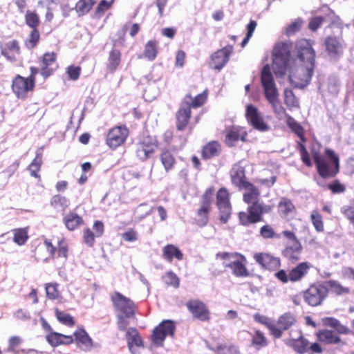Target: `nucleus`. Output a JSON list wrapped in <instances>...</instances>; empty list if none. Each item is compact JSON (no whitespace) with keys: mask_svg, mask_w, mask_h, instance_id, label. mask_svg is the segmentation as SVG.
<instances>
[{"mask_svg":"<svg viewBox=\"0 0 354 354\" xmlns=\"http://www.w3.org/2000/svg\"><path fill=\"white\" fill-rule=\"evenodd\" d=\"M191 115V106L189 102H183L176 113V128L183 131L189 122Z\"/></svg>","mask_w":354,"mask_h":354,"instance_id":"aec40b11","label":"nucleus"},{"mask_svg":"<svg viewBox=\"0 0 354 354\" xmlns=\"http://www.w3.org/2000/svg\"><path fill=\"white\" fill-rule=\"evenodd\" d=\"M41 165L42 154L40 153H37L36 154L35 158L32 160V161L28 166V169L30 171V175L32 177L40 179V175L39 174V171L41 169Z\"/></svg>","mask_w":354,"mask_h":354,"instance_id":"79ce46f5","label":"nucleus"},{"mask_svg":"<svg viewBox=\"0 0 354 354\" xmlns=\"http://www.w3.org/2000/svg\"><path fill=\"white\" fill-rule=\"evenodd\" d=\"M46 339L53 347H57L61 345H70L74 342V338L72 335H66L55 331L46 334Z\"/></svg>","mask_w":354,"mask_h":354,"instance_id":"412c9836","label":"nucleus"},{"mask_svg":"<svg viewBox=\"0 0 354 354\" xmlns=\"http://www.w3.org/2000/svg\"><path fill=\"white\" fill-rule=\"evenodd\" d=\"M63 222L68 230H74L82 224L83 220L76 213L69 212L64 216Z\"/></svg>","mask_w":354,"mask_h":354,"instance_id":"72a5a7b5","label":"nucleus"},{"mask_svg":"<svg viewBox=\"0 0 354 354\" xmlns=\"http://www.w3.org/2000/svg\"><path fill=\"white\" fill-rule=\"evenodd\" d=\"M158 53L157 42L155 40L149 41L145 46L143 57L149 61L156 59Z\"/></svg>","mask_w":354,"mask_h":354,"instance_id":"a19ab883","label":"nucleus"},{"mask_svg":"<svg viewBox=\"0 0 354 354\" xmlns=\"http://www.w3.org/2000/svg\"><path fill=\"white\" fill-rule=\"evenodd\" d=\"M129 133L126 127H118L113 128L106 137V144L109 147L115 149L125 141Z\"/></svg>","mask_w":354,"mask_h":354,"instance_id":"2eb2a0df","label":"nucleus"},{"mask_svg":"<svg viewBox=\"0 0 354 354\" xmlns=\"http://www.w3.org/2000/svg\"><path fill=\"white\" fill-rule=\"evenodd\" d=\"M233 46H227L221 50H217L212 55L211 67L220 71L228 62L230 55L232 53Z\"/></svg>","mask_w":354,"mask_h":354,"instance_id":"dca6fc26","label":"nucleus"},{"mask_svg":"<svg viewBox=\"0 0 354 354\" xmlns=\"http://www.w3.org/2000/svg\"><path fill=\"white\" fill-rule=\"evenodd\" d=\"M157 146L151 138H145L136 147V155L139 159L144 161L149 158L155 151Z\"/></svg>","mask_w":354,"mask_h":354,"instance_id":"a211bd4d","label":"nucleus"},{"mask_svg":"<svg viewBox=\"0 0 354 354\" xmlns=\"http://www.w3.org/2000/svg\"><path fill=\"white\" fill-rule=\"evenodd\" d=\"M245 117L249 124L257 131L266 132L270 129V126L265 122L258 109L252 104L247 106Z\"/></svg>","mask_w":354,"mask_h":354,"instance_id":"9b49d317","label":"nucleus"},{"mask_svg":"<svg viewBox=\"0 0 354 354\" xmlns=\"http://www.w3.org/2000/svg\"><path fill=\"white\" fill-rule=\"evenodd\" d=\"M40 39V34L38 29H32L24 44L27 48L32 49L35 48Z\"/></svg>","mask_w":354,"mask_h":354,"instance_id":"de8ad7c7","label":"nucleus"},{"mask_svg":"<svg viewBox=\"0 0 354 354\" xmlns=\"http://www.w3.org/2000/svg\"><path fill=\"white\" fill-rule=\"evenodd\" d=\"M151 210L152 207H147L146 203H142L138 206L136 209V214H138V219L142 220L150 214Z\"/></svg>","mask_w":354,"mask_h":354,"instance_id":"13d9d810","label":"nucleus"},{"mask_svg":"<svg viewBox=\"0 0 354 354\" xmlns=\"http://www.w3.org/2000/svg\"><path fill=\"white\" fill-rule=\"evenodd\" d=\"M72 335L74 338V342L79 346L81 345H86L88 342V335L86 331L82 328H78Z\"/></svg>","mask_w":354,"mask_h":354,"instance_id":"09e8293b","label":"nucleus"},{"mask_svg":"<svg viewBox=\"0 0 354 354\" xmlns=\"http://www.w3.org/2000/svg\"><path fill=\"white\" fill-rule=\"evenodd\" d=\"M254 259L262 268L273 270L280 266V260L279 258L273 257L267 253H255Z\"/></svg>","mask_w":354,"mask_h":354,"instance_id":"f3484780","label":"nucleus"},{"mask_svg":"<svg viewBox=\"0 0 354 354\" xmlns=\"http://www.w3.org/2000/svg\"><path fill=\"white\" fill-rule=\"evenodd\" d=\"M254 319L265 325L270 331V333L275 337L279 338L281 337V330L278 328L277 324H275L270 319L265 315L257 313L254 315Z\"/></svg>","mask_w":354,"mask_h":354,"instance_id":"a878e982","label":"nucleus"},{"mask_svg":"<svg viewBox=\"0 0 354 354\" xmlns=\"http://www.w3.org/2000/svg\"><path fill=\"white\" fill-rule=\"evenodd\" d=\"M247 132L241 127H233L225 136V143L228 147H233L239 140L245 141Z\"/></svg>","mask_w":354,"mask_h":354,"instance_id":"5701e85b","label":"nucleus"},{"mask_svg":"<svg viewBox=\"0 0 354 354\" xmlns=\"http://www.w3.org/2000/svg\"><path fill=\"white\" fill-rule=\"evenodd\" d=\"M326 11L325 12V17L324 21H327L331 24H338L340 21L339 16L336 15L333 10L328 7H325Z\"/></svg>","mask_w":354,"mask_h":354,"instance_id":"680f3d73","label":"nucleus"},{"mask_svg":"<svg viewBox=\"0 0 354 354\" xmlns=\"http://www.w3.org/2000/svg\"><path fill=\"white\" fill-rule=\"evenodd\" d=\"M289 344L293 349L299 354L304 353L308 348V341L300 335L297 339H292L289 341Z\"/></svg>","mask_w":354,"mask_h":354,"instance_id":"ea45409f","label":"nucleus"},{"mask_svg":"<svg viewBox=\"0 0 354 354\" xmlns=\"http://www.w3.org/2000/svg\"><path fill=\"white\" fill-rule=\"evenodd\" d=\"M240 189H245V192L243 194V201L248 204H252L254 202H258V198L260 192L257 187L252 184L248 183Z\"/></svg>","mask_w":354,"mask_h":354,"instance_id":"7c9ffc66","label":"nucleus"},{"mask_svg":"<svg viewBox=\"0 0 354 354\" xmlns=\"http://www.w3.org/2000/svg\"><path fill=\"white\" fill-rule=\"evenodd\" d=\"M56 246L52 241L45 239L44 243L38 244L33 250V256L37 261H48L50 258H55Z\"/></svg>","mask_w":354,"mask_h":354,"instance_id":"f8f14e48","label":"nucleus"},{"mask_svg":"<svg viewBox=\"0 0 354 354\" xmlns=\"http://www.w3.org/2000/svg\"><path fill=\"white\" fill-rule=\"evenodd\" d=\"M206 98L207 92L205 91L202 93L197 95L194 99H192L190 95H187L183 102H189L191 108H197L202 106L205 103Z\"/></svg>","mask_w":354,"mask_h":354,"instance_id":"49530a36","label":"nucleus"},{"mask_svg":"<svg viewBox=\"0 0 354 354\" xmlns=\"http://www.w3.org/2000/svg\"><path fill=\"white\" fill-rule=\"evenodd\" d=\"M104 232V225L102 222L97 221L93 225V232L90 231V240L94 237H100Z\"/></svg>","mask_w":354,"mask_h":354,"instance_id":"bf43d9fd","label":"nucleus"},{"mask_svg":"<svg viewBox=\"0 0 354 354\" xmlns=\"http://www.w3.org/2000/svg\"><path fill=\"white\" fill-rule=\"evenodd\" d=\"M68 250L69 248L67 240L63 236L58 237L55 257L62 258L66 261L68 259Z\"/></svg>","mask_w":354,"mask_h":354,"instance_id":"f704fd0d","label":"nucleus"},{"mask_svg":"<svg viewBox=\"0 0 354 354\" xmlns=\"http://www.w3.org/2000/svg\"><path fill=\"white\" fill-rule=\"evenodd\" d=\"M1 55L11 62L17 61V56L21 54L19 41L16 39L9 41L4 48L1 50Z\"/></svg>","mask_w":354,"mask_h":354,"instance_id":"b1692460","label":"nucleus"},{"mask_svg":"<svg viewBox=\"0 0 354 354\" xmlns=\"http://www.w3.org/2000/svg\"><path fill=\"white\" fill-rule=\"evenodd\" d=\"M163 281L167 286H171L175 288H178L180 279L178 276L171 271L167 272L162 277Z\"/></svg>","mask_w":354,"mask_h":354,"instance_id":"5fc2aeb1","label":"nucleus"},{"mask_svg":"<svg viewBox=\"0 0 354 354\" xmlns=\"http://www.w3.org/2000/svg\"><path fill=\"white\" fill-rule=\"evenodd\" d=\"M57 55L55 52H46L39 59L40 73L44 79L52 75L58 68Z\"/></svg>","mask_w":354,"mask_h":354,"instance_id":"1a4fd4ad","label":"nucleus"},{"mask_svg":"<svg viewBox=\"0 0 354 354\" xmlns=\"http://www.w3.org/2000/svg\"><path fill=\"white\" fill-rule=\"evenodd\" d=\"M50 205L57 212H64L70 205V201L66 196L57 194L51 197Z\"/></svg>","mask_w":354,"mask_h":354,"instance_id":"bb28decb","label":"nucleus"},{"mask_svg":"<svg viewBox=\"0 0 354 354\" xmlns=\"http://www.w3.org/2000/svg\"><path fill=\"white\" fill-rule=\"evenodd\" d=\"M260 234L265 239H271L273 237L279 238L280 235L275 234L273 229L268 225H265L260 230Z\"/></svg>","mask_w":354,"mask_h":354,"instance_id":"0e129e2a","label":"nucleus"},{"mask_svg":"<svg viewBox=\"0 0 354 354\" xmlns=\"http://www.w3.org/2000/svg\"><path fill=\"white\" fill-rule=\"evenodd\" d=\"M186 306L194 318L203 322L209 319V311L203 301L197 299L190 300L187 302Z\"/></svg>","mask_w":354,"mask_h":354,"instance_id":"4468645a","label":"nucleus"},{"mask_svg":"<svg viewBox=\"0 0 354 354\" xmlns=\"http://www.w3.org/2000/svg\"><path fill=\"white\" fill-rule=\"evenodd\" d=\"M290 42L277 44L272 53V70L278 77H283L289 70V80L295 88H304L310 82L315 67V52L306 39L297 42V57L290 59Z\"/></svg>","mask_w":354,"mask_h":354,"instance_id":"f257e3e1","label":"nucleus"},{"mask_svg":"<svg viewBox=\"0 0 354 354\" xmlns=\"http://www.w3.org/2000/svg\"><path fill=\"white\" fill-rule=\"evenodd\" d=\"M318 339L326 344H337L340 342V338L336 332L329 330H324L318 333Z\"/></svg>","mask_w":354,"mask_h":354,"instance_id":"c9c22d12","label":"nucleus"},{"mask_svg":"<svg viewBox=\"0 0 354 354\" xmlns=\"http://www.w3.org/2000/svg\"><path fill=\"white\" fill-rule=\"evenodd\" d=\"M111 301L115 308L127 317H134L136 306L129 298L118 292H115L111 295Z\"/></svg>","mask_w":354,"mask_h":354,"instance_id":"6e6552de","label":"nucleus"},{"mask_svg":"<svg viewBox=\"0 0 354 354\" xmlns=\"http://www.w3.org/2000/svg\"><path fill=\"white\" fill-rule=\"evenodd\" d=\"M324 284H326L327 286L328 292L330 291L331 293L337 296L345 295L350 293V288L343 286L338 281L330 279L324 282Z\"/></svg>","mask_w":354,"mask_h":354,"instance_id":"473e14b6","label":"nucleus"},{"mask_svg":"<svg viewBox=\"0 0 354 354\" xmlns=\"http://www.w3.org/2000/svg\"><path fill=\"white\" fill-rule=\"evenodd\" d=\"M214 194V189L212 187H209L205 191V194L203 196L201 212H203L205 209H210V205L212 203Z\"/></svg>","mask_w":354,"mask_h":354,"instance_id":"3c124183","label":"nucleus"},{"mask_svg":"<svg viewBox=\"0 0 354 354\" xmlns=\"http://www.w3.org/2000/svg\"><path fill=\"white\" fill-rule=\"evenodd\" d=\"M35 87V83L20 75H17L12 81V91L18 99H26L28 93L32 92Z\"/></svg>","mask_w":354,"mask_h":354,"instance_id":"423d86ee","label":"nucleus"},{"mask_svg":"<svg viewBox=\"0 0 354 354\" xmlns=\"http://www.w3.org/2000/svg\"><path fill=\"white\" fill-rule=\"evenodd\" d=\"M312 264L309 262H301L290 270V278L291 282L300 281L307 275Z\"/></svg>","mask_w":354,"mask_h":354,"instance_id":"393cba45","label":"nucleus"},{"mask_svg":"<svg viewBox=\"0 0 354 354\" xmlns=\"http://www.w3.org/2000/svg\"><path fill=\"white\" fill-rule=\"evenodd\" d=\"M261 80L265 97L272 105L274 112L279 116L283 115L286 110L279 100V93L269 66L266 65L263 67L261 71Z\"/></svg>","mask_w":354,"mask_h":354,"instance_id":"f03ea898","label":"nucleus"},{"mask_svg":"<svg viewBox=\"0 0 354 354\" xmlns=\"http://www.w3.org/2000/svg\"><path fill=\"white\" fill-rule=\"evenodd\" d=\"M216 351L218 354H235L237 353V348L234 346H218Z\"/></svg>","mask_w":354,"mask_h":354,"instance_id":"774afa93","label":"nucleus"},{"mask_svg":"<svg viewBox=\"0 0 354 354\" xmlns=\"http://www.w3.org/2000/svg\"><path fill=\"white\" fill-rule=\"evenodd\" d=\"M284 102L290 109L299 108V100L291 89L286 88L284 90Z\"/></svg>","mask_w":354,"mask_h":354,"instance_id":"c03bdc74","label":"nucleus"},{"mask_svg":"<svg viewBox=\"0 0 354 354\" xmlns=\"http://www.w3.org/2000/svg\"><path fill=\"white\" fill-rule=\"evenodd\" d=\"M279 211L285 215L293 212L295 210V205L292 201L286 198H281L279 204Z\"/></svg>","mask_w":354,"mask_h":354,"instance_id":"6e6d98bb","label":"nucleus"},{"mask_svg":"<svg viewBox=\"0 0 354 354\" xmlns=\"http://www.w3.org/2000/svg\"><path fill=\"white\" fill-rule=\"evenodd\" d=\"M231 179L232 183L241 188L248 182L245 180V169L240 165H234L231 170Z\"/></svg>","mask_w":354,"mask_h":354,"instance_id":"cd10ccee","label":"nucleus"},{"mask_svg":"<svg viewBox=\"0 0 354 354\" xmlns=\"http://www.w3.org/2000/svg\"><path fill=\"white\" fill-rule=\"evenodd\" d=\"M216 259H221L223 266L232 270V274L238 277H246L249 276V272L246 268V258L238 252H218L216 255Z\"/></svg>","mask_w":354,"mask_h":354,"instance_id":"20e7f679","label":"nucleus"},{"mask_svg":"<svg viewBox=\"0 0 354 354\" xmlns=\"http://www.w3.org/2000/svg\"><path fill=\"white\" fill-rule=\"evenodd\" d=\"M26 24L32 29H38L40 18L35 11L27 10L25 15Z\"/></svg>","mask_w":354,"mask_h":354,"instance_id":"a18cd8bd","label":"nucleus"},{"mask_svg":"<svg viewBox=\"0 0 354 354\" xmlns=\"http://www.w3.org/2000/svg\"><path fill=\"white\" fill-rule=\"evenodd\" d=\"M160 161L167 172L173 169L176 159L169 151H165L160 154Z\"/></svg>","mask_w":354,"mask_h":354,"instance_id":"37998d69","label":"nucleus"},{"mask_svg":"<svg viewBox=\"0 0 354 354\" xmlns=\"http://www.w3.org/2000/svg\"><path fill=\"white\" fill-rule=\"evenodd\" d=\"M125 337L129 350L131 354H141L144 348L143 341L136 328H129L127 330Z\"/></svg>","mask_w":354,"mask_h":354,"instance_id":"ddd939ff","label":"nucleus"},{"mask_svg":"<svg viewBox=\"0 0 354 354\" xmlns=\"http://www.w3.org/2000/svg\"><path fill=\"white\" fill-rule=\"evenodd\" d=\"M252 344L258 350L267 346V339L263 333L259 330H256L254 333L252 339Z\"/></svg>","mask_w":354,"mask_h":354,"instance_id":"8fccbe9b","label":"nucleus"},{"mask_svg":"<svg viewBox=\"0 0 354 354\" xmlns=\"http://www.w3.org/2000/svg\"><path fill=\"white\" fill-rule=\"evenodd\" d=\"M328 294V289L324 282L310 285L303 293L305 302L310 306L321 305Z\"/></svg>","mask_w":354,"mask_h":354,"instance_id":"39448f33","label":"nucleus"},{"mask_svg":"<svg viewBox=\"0 0 354 354\" xmlns=\"http://www.w3.org/2000/svg\"><path fill=\"white\" fill-rule=\"evenodd\" d=\"M311 222L318 232L324 231V223L322 215L317 210H313L310 214Z\"/></svg>","mask_w":354,"mask_h":354,"instance_id":"603ef678","label":"nucleus"},{"mask_svg":"<svg viewBox=\"0 0 354 354\" xmlns=\"http://www.w3.org/2000/svg\"><path fill=\"white\" fill-rule=\"evenodd\" d=\"M295 322V316L290 313H286L279 317L277 326L281 330L282 333L283 330H288Z\"/></svg>","mask_w":354,"mask_h":354,"instance_id":"4c0bfd02","label":"nucleus"},{"mask_svg":"<svg viewBox=\"0 0 354 354\" xmlns=\"http://www.w3.org/2000/svg\"><path fill=\"white\" fill-rule=\"evenodd\" d=\"M221 152V145L216 141H212L205 145L202 150V156L204 159H210L219 156Z\"/></svg>","mask_w":354,"mask_h":354,"instance_id":"2f4dec72","label":"nucleus"},{"mask_svg":"<svg viewBox=\"0 0 354 354\" xmlns=\"http://www.w3.org/2000/svg\"><path fill=\"white\" fill-rule=\"evenodd\" d=\"M326 156L313 151L318 172L324 178L334 176L339 171V158L333 151L326 149Z\"/></svg>","mask_w":354,"mask_h":354,"instance_id":"7ed1b4c3","label":"nucleus"},{"mask_svg":"<svg viewBox=\"0 0 354 354\" xmlns=\"http://www.w3.org/2000/svg\"><path fill=\"white\" fill-rule=\"evenodd\" d=\"M162 258L167 261L171 263L174 258L178 261L183 259L182 252L174 245L167 244L162 248Z\"/></svg>","mask_w":354,"mask_h":354,"instance_id":"c85d7f7f","label":"nucleus"},{"mask_svg":"<svg viewBox=\"0 0 354 354\" xmlns=\"http://www.w3.org/2000/svg\"><path fill=\"white\" fill-rule=\"evenodd\" d=\"M301 249L300 242H296V243H292L291 245L287 246L283 251V255L285 258L293 263L300 259Z\"/></svg>","mask_w":354,"mask_h":354,"instance_id":"c756f323","label":"nucleus"},{"mask_svg":"<svg viewBox=\"0 0 354 354\" xmlns=\"http://www.w3.org/2000/svg\"><path fill=\"white\" fill-rule=\"evenodd\" d=\"M120 52L113 49L110 52L108 66L110 70L115 71L120 62Z\"/></svg>","mask_w":354,"mask_h":354,"instance_id":"864d4df0","label":"nucleus"},{"mask_svg":"<svg viewBox=\"0 0 354 354\" xmlns=\"http://www.w3.org/2000/svg\"><path fill=\"white\" fill-rule=\"evenodd\" d=\"M58 283H50L46 284V296L50 299H55L59 297V292L58 290Z\"/></svg>","mask_w":354,"mask_h":354,"instance_id":"4d7b16f0","label":"nucleus"},{"mask_svg":"<svg viewBox=\"0 0 354 354\" xmlns=\"http://www.w3.org/2000/svg\"><path fill=\"white\" fill-rule=\"evenodd\" d=\"M55 317L62 324L68 326V327H73L75 324V319L73 316L70 314L60 310L59 308H56L54 310Z\"/></svg>","mask_w":354,"mask_h":354,"instance_id":"58836bf2","label":"nucleus"},{"mask_svg":"<svg viewBox=\"0 0 354 354\" xmlns=\"http://www.w3.org/2000/svg\"><path fill=\"white\" fill-rule=\"evenodd\" d=\"M81 68L74 65L68 66L66 68V73L71 80H77L80 75Z\"/></svg>","mask_w":354,"mask_h":354,"instance_id":"e2e57ef3","label":"nucleus"},{"mask_svg":"<svg viewBox=\"0 0 354 354\" xmlns=\"http://www.w3.org/2000/svg\"><path fill=\"white\" fill-rule=\"evenodd\" d=\"M216 205L219 209L221 221L225 223L231 215V205L230 203L229 192L223 187L221 188L216 194Z\"/></svg>","mask_w":354,"mask_h":354,"instance_id":"9d476101","label":"nucleus"},{"mask_svg":"<svg viewBox=\"0 0 354 354\" xmlns=\"http://www.w3.org/2000/svg\"><path fill=\"white\" fill-rule=\"evenodd\" d=\"M175 330L174 322L167 319L163 320L153 330L151 341L157 346H162L167 336L172 337Z\"/></svg>","mask_w":354,"mask_h":354,"instance_id":"0eeeda50","label":"nucleus"},{"mask_svg":"<svg viewBox=\"0 0 354 354\" xmlns=\"http://www.w3.org/2000/svg\"><path fill=\"white\" fill-rule=\"evenodd\" d=\"M323 22H324L323 17L317 16V17H313L310 20V22H309V25H308L309 28L311 30L315 31L322 26Z\"/></svg>","mask_w":354,"mask_h":354,"instance_id":"338daca9","label":"nucleus"},{"mask_svg":"<svg viewBox=\"0 0 354 354\" xmlns=\"http://www.w3.org/2000/svg\"><path fill=\"white\" fill-rule=\"evenodd\" d=\"M302 25V21L300 19H296L291 23L286 28V35L290 36L300 30Z\"/></svg>","mask_w":354,"mask_h":354,"instance_id":"69168bd1","label":"nucleus"},{"mask_svg":"<svg viewBox=\"0 0 354 354\" xmlns=\"http://www.w3.org/2000/svg\"><path fill=\"white\" fill-rule=\"evenodd\" d=\"M272 206L266 205L263 203L256 202L253 203L248 208L250 214V216L253 218V223H257L262 220V215L266 213H269L272 209Z\"/></svg>","mask_w":354,"mask_h":354,"instance_id":"4be33fe9","label":"nucleus"},{"mask_svg":"<svg viewBox=\"0 0 354 354\" xmlns=\"http://www.w3.org/2000/svg\"><path fill=\"white\" fill-rule=\"evenodd\" d=\"M112 2L113 0H111L110 1H107L106 0L101 1L96 8L94 17L97 18L100 17L104 12L109 9Z\"/></svg>","mask_w":354,"mask_h":354,"instance_id":"052dcab7","label":"nucleus"},{"mask_svg":"<svg viewBox=\"0 0 354 354\" xmlns=\"http://www.w3.org/2000/svg\"><path fill=\"white\" fill-rule=\"evenodd\" d=\"M325 45L328 55L333 57H339L343 53L345 44L342 39L328 37L325 40Z\"/></svg>","mask_w":354,"mask_h":354,"instance_id":"6ab92c4d","label":"nucleus"},{"mask_svg":"<svg viewBox=\"0 0 354 354\" xmlns=\"http://www.w3.org/2000/svg\"><path fill=\"white\" fill-rule=\"evenodd\" d=\"M28 229V227H26L12 230L13 241L19 245H24L29 238Z\"/></svg>","mask_w":354,"mask_h":354,"instance_id":"e433bc0d","label":"nucleus"}]
</instances>
